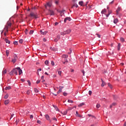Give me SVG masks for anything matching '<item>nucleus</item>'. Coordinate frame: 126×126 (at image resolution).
Wrapping results in <instances>:
<instances>
[{"label": "nucleus", "instance_id": "f257e3e1", "mask_svg": "<svg viewBox=\"0 0 126 126\" xmlns=\"http://www.w3.org/2000/svg\"><path fill=\"white\" fill-rule=\"evenodd\" d=\"M17 56L14 55L13 58L12 59V63H15L16 62V61H17Z\"/></svg>", "mask_w": 126, "mask_h": 126}, {"label": "nucleus", "instance_id": "f03ea898", "mask_svg": "<svg viewBox=\"0 0 126 126\" xmlns=\"http://www.w3.org/2000/svg\"><path fill=\"white\" fill-rule=\"evenodd\" d=\"M30 16H31V17H34V18H38L37 15L32 12L30 13Z\"/></svg>", "mask_w": 126, "mask_h": 126}, {"label": "nucleus", "instance_id": "7ed1b4c3", "mask_svg": "<svg viewBox=\"0 0 126 126\" xmlns=\"http://www.w3.org/2000/svg\"><path fill=\"white\" fill-rule=\"evenodd\" d=\"M122 10V8L121 7H118L117 8V9L116 10V15H119V12L121 11Z\"/></svg>", "mask_w": 126, "mask_h": 126}, {"label": "nucleus", "instance_id": "20e7f679", "mask_svg": "<svg viewBox=\"0 0 126 126\" xmlns=\"http://www.w3.org/2000/svg\"><path fill=\"white\" fill-rule=\"evenodd\" d=\"M45 119L47 120V121H49L50 123L52 122V120H50V116L49 115H48V114L45 115Z\"/></svg>", "mask_w": 126, "mask_h": 126}, {"label": "nucleus", "instance_id": "39448f33", "mask_svg": "<svg viewBox=\"0 0 126 126\" xmlns=\"http://www.w3.org/2000/svg\"><path fill=\"white\" fill-rule=\"evenodd\" d=\"M48 12L50 15H55V12L52 10H49Z\"/></svg>", "mask_w": 126, "mask_h": 126}, {"label": "nucleus", "instance_id": "423d86ee", "mask_svg": "<svg viewBox=\"0 0 126 126\" xmlns=\"http://www.w3.org/2000/svg\"><path fill=\"white\" fill-rule=\"evenodd\" d=\"M16 68H17V69L19 70V75H21L22 73V70H21V68H20V67H17Z\"/></svg>", "mask_w": 126, "mask_h": 126}, {"label": "nucleus", "instance_id": "0eeeda50", "mask_svg": "<svg viewBox=\"0 0 126 126\" xmlns=\"http://www.w3.org/2000/svg\"><path fill=\"white\" fill-rule=\"evenodd\" d=\"M46 8H47V7H48V6L49 7H51V6H52V3H51V2H48L47 3V4L45 5Z\"/></svg>", "mask_w": 126, "mask_h": 126}, {"label": "nucleus", "instance_id": "6e6552de", "mask_svg": "<svg viewBox=\"0 0 126 126\" xmlns=\"http://www.w3.org/2000/svg\"><path fill=\"white\" fill-rule=\"evenodd\" d=\"M67 20H68V21H70L71 20V19H70V17H66L64 20V23L66 22Z\"/></svg>", "mask_w": 126, "mask_h": 126}, {"label": "nucleus", "instance_id": "1a4fd4ad", "mask_svg": "<svg viewBox=\"0 0 126 126\" xmlns=\"http://www.w3.org/2000/svg\"><path fill=\"white\" fill-rule=\"evenodd\" d=\"M16 69H17V68H15L12 70V71L14 73H15V74H16V75H17L18 73Z\"/></svg>", "mask_w": 126, "mask_h": 126}, {"label": "nucleus", "instance_id": "9d476101", "mask_svg": "<svg viewBox=\"0 0 126 126\" xmlns=\"http://www.w3.org/2000/svg\"><path fill=\"white\" fill-rule=\"evenodd\" d=\"M101 80L102 82L101 86H102V87H104V86H105V81H104V80H103L102 79H101Z\"/></svg>", "mask_w": 126, "mask_h": 126}, {"label": "nucleus", "instance_id": "9b49d317", "mask_svg": "<svg viewBox=\"0 0 126 126\" xmlns=\"http://www.w3.org/2000/svg\"><path fill=\"white\" fill-rule=\"evenodd\" d=\"M62 58H63V59H67V58H68V55H63L62 56Z\"/></svg>", "mask_w": 126, "mask_h": 126}, {"label": "nucleus", "instance_id": "f8f14e48", "mask_svg": "<svg viewBox=\"0 0 126 126\" xmlns=\"http://www.w3.org/2000/svg\"><path fill=\"white\" fill-rule=\"evenodd\" d=\"M106 12H107V11H106V9H104L101 11V14H105Z\"/></svg>", "mask_w": 126, "mask_h": 126}, {"label": "nucleus", "instance_id": "ddd939ff", "mask_svg": "<svg viewBox=\"0 0 126 126\" xmlns=\"http://www.w3.org/2000/svg\"><path fill=\"white\" fill-rule=\"evenodd\" d=\"M65 32H66V34H69V33L71 32V30H67L65 31Z\"/></svg>", "mask_w": 126, "mask_h": 126}, {"label": "nucleus", "instance_id": "4468645a", "mask_svg": "<svg viewBox=\"0 0 126 126\" xmlns=\"http://www.w3.org/2000/svg\"><path fill=\"white\" fill-rule=\"evenodd\" d=\"M79 4L81 5V6H83V1H80L79 2Z\"/></svg>", "mask_w": 126, "mask_h": 126}, {"label": "nucleus", "instance_id": "2eb2a0df", "mask_svg": "<svg viewBox=\"0 0 126 126\" xmlns=\"http://www.w3.org/2000/svg\"><path fill=\"white\" fill-rule=\"evenodd\" d=\"M66 32L65 31H64L63 32H61V35H62L63 36L64 35H66Z\"/></svg>", "mask_w": 126, "mask_h": 126}, {"label": "nucleus", "instance_id": "dca6fc26", "mask_svg": "<svg viewBox=\"0 0 126 126\" xmlns=\"http://www.w3.org/2000/svg\"><path fill=\"white\" fill-rule=\"evenodd\" d=\"M9 103V100H6L4 102L5 105H7Z\"/></svg>", "mask_w": 126, "mask_h": 126}, {"label": "nucleus", "instance_id": "f3484780", "mask_svg": "<svg viewBox=\"0 0 126 126\" xmlns=\"http://www.w3.org/2000/svg\"><path fill=\"white\" fill-rule=\"evenodd\" d=\"M118 50L120 51V50H121V43H118Z\"/></svg>", "mask_w": 126, "mask_h": 126}, {"label": "nucleus", "instance_id": "a211bd4d", "mask_svg": "<svg viewBox=\"0 0 126 126\" xmlns=\"http://www.w3.org/2000/svg\"><path fill=\"white\" fill-rule=\"evenodd\" d=\"M50 50H51L52 51H54V52H56V51H57V49L54 47H50Z\"/></svg>", "mask_w": 126, "mask_h": 126}, {"label": "nucleus", "instance_id": "6ab92c4d", "mask_svg": "<svg viewBox=\"0 0 126 126\" xmlns=\"http://www.w3.org/2000/svg\"><path fill=\"white\" fill-rule=\"evenodd\" d=\"M2 75L6 74V69H4V70L2 71Z\"/></svg>", "mask_w": 126, "mask_h": 126}, {"label": "nucleus", "instance_id": "aec40b11", "mask_svg": "<svg viewBox=\"0 0 126 126\" xmlns=\"http://www.w3.org/2000/svg\"><path fill=\"white\" fill-rule=\"evenodd\" d=\"M10 89H11V87H10V86L6 87L5 88V90H9Z\"/></svg>", "mask_w": 126, "mask_h": 126}, {"label": "nucleus", "instance_id": "412c9836", "mask_svg": "<svg viewBox=\"0 0 126 126\" xmlns=\"http://www.w3.org/2000/svg\"><path fill=\"white\" fill-rule=\"evenodd\" d=\"M85 105V103L82 102L80 103L79 105H78V107H82V106H84Z\"/></svg>", "mask_w": 126, "mask_h": 126}, {"label": "nucleus", "instance_id": "4be33fe9", "mask_svg": "<svg viewBox=\"0 0 126 126\" xmlns=\"http://www.w3.org/2000/svg\"><path fill=\"white\" fill-rule=\"evenodd\" d=\"M53 107H54V108H55V110H56V111H59V108H58V107H57L56 105H53Z\"/></svg>", "mask_w": 126, "mask_h": 126}, {"label": "nucleus", "instance_id": "5701e85b", "mask_svg": "<svg viewBox=\"0 0 126 126\" xmlns=\"http://www.w3.org/2000/svg\"><path fill=\"white\" fill-rule=\"evenodd\" d=\"M5 41L7 44H10V41H9V40H8V39H5Z\"/></svg>", "mask_w": 126, "mask_h": 126}, {"label": "nucleus", "instance_id": "b1692460", "mask_svg": "<svg viewBox=\"0 0 126 126\" xmlns=\"http://www.w3.org/2000/svg\"><path fill=\"white\" fill-rule=\"evenodd\" d=\"M118 22V19H115L114 20V23H115V24H117V23Z\"/></svg>", "mask_w": 126, "mask_h": 126}, {"label": "nucleus", "instance_id": "393cba45", "mask_svg": "<svg viewBox=\"0 0 126 126\" xmlns=\"http://www.w3.org/2000/svg\"><path fill=\"white\" fill-rule=\"evenodd\" d=\"M121 41L122 42V43H124L125 42V38L123 37H121L120 38Z\"/></svg>", "mask_w": 126, "mask_h": 126}, {"label": "nucleus", "instance_id": "a878e982", "mask_svg": "<svg viewBox=\"0 0 126 126\" xmlns=\"http://www.w3.org/2000/svg\"><path fill=\"white\" fill-rule=\"evenodd\" d=\"M45 64H46V65H49V61L46 60V61L45 62Z\"/></svg>", "mask_w": 126, "mask_h": 126}, {"label": "nucleus", "instance_id": "bb28decb", "mask_svg": "<svg viewBox=\"0 0 126 126\" xmlns=\"http://www.w3.org/2000/svg\"><path fill=\"white\" fill-rule=\"evenodd\" d=\"M73 108H74V107H68V109H67V111H70V110H72V109H73Z\"/></svg>", "mask_w": 126, "mask_h": 126}, {"label": "nucleus", "instance_id": "cd10ccee", "mask_svg": "<svg viewBox=\"0 0 126 126\" xmlns=\"http://www.w3.org/2000/svg\"><path fill=\"white\" fill-rule=\"evenodd\" d=\"M108 85L109 87H110V88H111V89H112V88H113L112 85H111V84H110V83H108Z\"/></svg>", "mask_w": 126, "mask_h": 126}, {"label": "nucleus", "instance_id": "c85d7f7f", "mask_svg": "<svg viewBox=\"0 0 126 126\" xmlns=\"http://www.w3.org/2000/svg\"><path fill=\"white\" fill-rule=\"evenodd\" d=\"M66 114H67V110H66V111H65L64 112H63V114L64 115H66Z\"/></svg>", "mask_w": 126, "mask_h": 126}, {"label": "nucleus", "instance_id": "c756f323", "mask_svg": "<svg viewBox=\"0 0 126 126\" xmlns=\"http://www.w3.org/2000/svg\"><path fill=\"white\" fill-rule=\"evenodd\" d=\"M34 90L35 93H38V92H39V91L38 90V89H37V88H34Z\"/></svg>", "mask_w": 126, "mask_h": 126}, {"label": "nucleus", "instance_id": "7c9ffc66", "mask_svg": "<svg viewBox=\"0 0 126 126\" xmlns=\"http://www.w3.org/2000/svg\"><path fill=\"white\" fill-rule=\"evenodd\" d=\"M6 55L8 57V55H9V51H8V50L6 51Z\"/></svg>", "mask_w": 126, "mask_h": 126}, {"label": "nucleus", "instance_id": "2f4dec72", "mask_svg": "<svg viewBox=\"0 0 126 126\" xmlns=\"http://www.w3.org/2000/svg\"><path fill=\"white\" fill-rule=\"evenodd\" d=\"M8 98V94H6V95L4 96V99H7Z\"/></svg>", "mask_w": 126, "mask_h": 126}, {"label": "nucleus", "instance_id": "473e14b6", "mask_svg": "<svg viewBox=\"0 0 126 126\" xmlns=\"http://www.w3.org/2000/svg\"><path fill=\"white\" fill-rule=\"evenodd\" d=\"M25 34H26V35H27V34H28V30L26 29V30H25Z\"/></svg>", "mask_w": 126, "mask_h": 126}, {"label": "nucleus", "instance_id": "72a5a7b5", "mask_svg": "<svg viewBox=\"0 0 126 126\" xmlns=\"http://www.w3.org/2000/svg\"><path fill=\"white\" fill-rule=\"evenodd\" d=\"M34 32V31H30V35H32V34H33V33Z\"/></svg>", "mask_w": 126, "mask_h": 126}, {"label": "nucleus", "instance_id": "f704fd0d", "mask_svg": "<svg viewBox=\"0 0 126 126\" xmlns=\"http://www.w3.org/2000/svg\"><path fill=\"white\" fill-rule=\"evenodd\" d=\"M28 83L29 84V86H31V82L30 80H28Z\"/></svg>", "mask_w": 126, "mask_h": 126}, {"label": "nucleus", "instance_id": "c9c22d12", "mask_svg": "<svg viewBox=\"0 0 126 126\" xmlns=\"http://www.w3.org/2000/svg\"><path fill=\"white\" fill-rule=\"evenodd\" d=\"M40 32H41V34H42V35H45V34H46V32H42V31H40Z\"/></svg>", "mask_w": 126, "mask_h": 126}, {"label": "nucleus", "instance_id": "e433bc0d", "mask_svg": "<svg viewBox=\"0 0 126 126\" xmlns=\"http://www.w3.org/2000/svg\"><path fill=\"white\" fill-rule=\"evenodd\" d=\"M19 43L20 44H22V43H23V39H20L19 40Z\"/></svg>", "mask_w": 126, "mask_h": 126}, {"label": "nucleus", "instance_id": "4c0bfd02", "mask_svg": "<svg viewBox=\"0 0 126 126\" xmlns=\"http://www.w3.org/2000/svg\"><path fill=\"white\" fill-rule=\"evenodd\" d=\"M58 74L61 76L62 75V71H59Z\"/></svg>", "mask_w": 126, "mask_h": 126}, {"label": "nucleus", "instance_id": "58836bf2", "mask_svg": "<svg viewBox=\"0 0 126 126\" xmlns=\"http://www.w3.org/2000/svg\"><path fill=\"white\" fill-rule=\"evenodd\" d=\"M68 103H73V101L71 100H68Z\"/></svg>", "mask_w": 126, "mask_h": 126}, {"label": "nucleus", "instance_id": "ea45409f", "mask_svg": "<svg viewBox=\"0 0 126 126\" xmlns=\"http://www.w3.org/2000/svg\"><path fill=\"white\" fill-rule=\"evenodd\" d=\"M7 25H8V27H10V26H11V23H8Z\"/></svg>", "mask_w": 126, "mask_h": 126}, {"label": "nucleus", "instance_id": "a19ab883", "mask_svg": "<svg viewBox=\"0 0 126 126\" xmlns=\"http://www.w3.org/2000/svg\"><path fill=\"white\" fill-rule=\"evenodd\" d=\"M57 39L60 40V39H61V36L60 35H58Z\"/></svg>", "mask_w": 126, "mask_h": 126}, {"label": "nucleus", "instance_id": "79ce46f5", "mask_svg": "<svg viewBox=\"0 0 126 126\" xmlns=\"http://www.w3.org/2000/svg\"><path fill=\"white\" fill-rule=\"evenodd\" d=\"M96 107L98 109V108H100V105L99 104H97Z\"/></svg>", "mask_w": 126, "mask_h": 126}, {"label": "nucleus", "instance_id": "37998d69", "mask_svg": "<svg viewBox=\"0 0 126 126\" xmlns=\"http://www.w3.org/2000/svg\"><path fill=\"white\" fill-rule=\"evenodd\" d=\"M51 64L53 66L55 65V63L54 62V61H51Z\"/></svg>", "mask_w": 126, "mask_h": 126}, {"label": "nucleus", "instance_id": "c03bdc74", "mask_svg": "<svg viewBox=\"0 0 126 126\" xmlns=\"http://www.w3.org/2000/svg\"><path fill=\"white\" fill-rule=\"evenodd\" d=\"M27 94L28 95H29V94H30V90H28L27 91Z\"/></svg>", "mask_w": 126, "mask_h": 126}, {"label": "nucleus", "instance_id": "a18cd8bd", "mask_svg": "<svg viewBox=\"0 0 126 126\" xmlns=\"http://www.w3.org/2000/svg\"><path fill=\"white\" fill-rule=\"evenodd\" d=\"M73 6H76V7H78V5L77 4H74L72 6V8H73Z\"/></svg>", "mask_w": 126, "mask_h": 126}, {"label": "nucleus", "instance_id": "49530a36", "mask_svg": "<svg viewBox=\"0 0 126 126\" xmlns=\"http://www.w3.org/2000/svg\"><path fill=\"white\" fill-rule=\"evenodd\" d=\"M37 124H39V125H41V121L39 120H37Z\"/></svg>", "mask_w": 126, "mask_h": 126}, {"label": "nucleus", "instance_id": "de8ad7c7", "mask_svg": "<svg viewBox=\"0 0 126 126\" xmlns=\"http://www.w3.org/2000/svg\"><path fill=\"white\" fill-rule=\"evenodd\" d=\"M89 95H91L92 94V91H89Z\"/></svg>", "mask_w": 126, "mask_h": 126}, {"label": "nucleus", "instance_id": "09e8293b", "mask_svg": "<svg viewBox=\"0 0 126 126\" xmlns=\"http://www.w3.org/2000/svg\"><path fill=\"white\" fill-rule=\"evenodd\" d=\"M13 71H12H12L9 73V74H10V75H12V74H13Z\"/></svg>", "mask_w": 126, "mask_h": 126}, {"label": "nucleus", "instance_id": "8fccbe9b", "mask_svg": "<svg viewBox=\"0 0 126 126\" xmlns=\"http://www.w3.org/2000/svg\"><path fill=\"white\" fill-rule=\"evenodd\" d=\"M61 92H62V90L59 89V91L57 92V94H60Z\"/></svg>", "mask_w": 126, "mask_h": 126}, {"label": "nucleus", "instance_id": "3c124183", "mask_svg": "<svg viewBox=\"0 0 126 126\" xmlns=\"http://www.w3.org/2000/svg\"><path fill=\"white\" fill-rule=\"evenodd\" d=\"M40 80H38L37 81H36V84H39V83L40 82Z\"/></svg>", "mask_w": 126, "mask_h": 126}, {"label": "nucleus", "instance_id": "603ef678", "mask_svg": "<svg viewBox=\"0 0 126 126\" xmlns=\"http://www.w3.org/2000/svg\"><path fill=\"white\" fill-rule=\"evenodd\" d=\"M59 88H60V90L62 91L63 89V87H61V86H60V87H59Z\"/></svg>", "mask_w": 126, "mask_h": 126}, {"label": "nucleus", "instance_id": "864d4df0", "mask_svg": "<svg viewBox=\"0 0 126 126\" xmlns=\"http://www.w3.org/2000/svg\"><path fill=\"white\" fill-rule=\"evenodd\" d=\"M63 96H67V93H63Z\"/></svg>", "mask_w": 126, "mask_h": 126}, {"label": "nucleus", "instance_id": "5fc2aeb1", "mask_svg": "<svg viewBox=\"0 0 126 126\" xmlns=\"http://www.w3.org/2000/svg\"><path fill=\"white\" fill-rule=\"evenodd\" d=\"M18 42H17V41H15L14 42V45H18Z\"/></svg>", "mask_w": 126, "mask_h": 126}, {"label": "nucleus", "instance_id": "6e6d98bb", "mask_svg": "<svg viewBox=\"0 0 126 126\" xmlns=\"http://www.w3.org/2000/svg\"><path fill=\"white\" fill-rule=\"evenodd\" d=\"M52 120H53V121H56V122H57V121H58V120H57V118H52Z\"/></svg>", "mask_w": 126, "mask_h": 126}, {"label": "nucleus", "instance_id": "4d7b16f0", "mask_svg": "<svg viewBox=\"0 0 126 126\" xmlns=\"http://www.w3.org/2000/svg\"><path fill=\"white\" fill-rule=\"evenodd\" d=\"M116 105H117V103L116 102H114L112 104V106H116Z\"/></svg>", "mask_w": 126, "mask_h": 126}, {"label": "nucleus", "instance_id": "13d9d810", "mask_svg": "<svg viewBox=\"0 0 126 126\" xmlns=\"http://www.w3.org/2000/svg\"><path fill=\"white\" fill-rule=\"evenodd\" d=\"M64 62H68V61H67V58H64Z\"/></svg>", "mask_w": 126, "mask_h": 126}, {"label": "nucleus", "instance_id": "bf43d9fd", "mask_svg": "<svg viewBox=\"0 0 126 126\" xmlns=\"http://www.w3.org/2000/svg\"><path fill=\"white\" fill-rule=\"evenodd\" d=\"M58 41H59V39H58V38H55V39H54V41H55V42H58Z\"/></svg>", "mask_w": 126, "mask_h": 126}, {"label": "nucleus", "instance_id": "052dcab7", "mask_svg": "<svg viewBox=\"0 0 126 126\" xmlns=\"http://www.w3.org/2000/svg\"><path fill=\"white\" fill-rule=\"evenodd\" d=\"M65 10H63L62 11H60V13H63V12H64Z\"/></svg>", "mask_w": 126, "mask_h": 126}, {"label": "nucleus", "instance_id": "680f3d73", "mask_svg": "<svg viewBox=\"0 0 126 126\" xmlns=\"http://www.w3.org/2000/svg\"><path fill=\"white\" fill-rule=\"evenodd\" d=\"M55 3L56 4H59V1L56 0V1H55Z\"/></svg>", "mask_w": 126, "mask_h": 126}, {"label": "nucleus", "instance_id": "e2e57ef3", "mask_svg": "<svg viewBox=\"0 0 126 126\" xmlns=\"http://www.w3.org/2000/svg\"><path fill=\"white\" fill-rule=\"evenodd\" d=\"M43 42H46V41H47V39H46L45 38H44L43 39Z\"/></svg>", "mask_w": 126, "mask_h": 126}, {"label": "nucleus", "instance_id": "0e129e2a", "mask_svg": "<svg viewBox=\"0 0 126 126\" xmlns=\"http://www.w3.org/2000/svg\"><path fill=\"white\" fill-rule=\"evenodd\" d=\"M112 11L108 10V14L110 15L112 13Z\"/></svg>", "mask_w": 126, "mask_h": 126}, {"label": "nucleus", "instance_id": "69168bd1", "mask_svg": "<svg viewBox=\"0 0 126 126\" xmlns=\"http://www.w3.org/2000/svg\"><path fill=\"white\" fill-rule=\"evenodd\" d=\"M59 24V23H58V22H55V26H57V25H58Z\"/></svg>", "mask_w": 126, "mask_h": 126}, {"label": "nucleus", "instance_id": "338daca9", "mask_svg": "<svg viewBox=\"0 0 126 126\" xmlns=\"http://www.w3.org/2000/svg\"><path fill=\"white\" fill-rule=\"evenodd\" d=\"M67 62H66V61H64V62H63V64H65L66 63H67Z\"/></svg>", "mask_w": 126, "mask_h": 126}, {"label": "nucleus", "instance_id": "774afa93", "mask_svg": "<svg viewBox=\"0 0 126 126\" xmlns=\"http://www.w3.org/2000/svg\"><path fill=\"white\" fill-rule=\"evenodd\" d=\"M21 81L23 82H24V81H25V80H24V79H21Z\"/></svg>", "mask_w": 126, "mask_h": 126}]
</instances>
